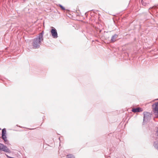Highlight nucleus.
Instances as JSON below:
<instances>
[{"label": "nucleus", "instance_id": "f257e3e1", "mask_svg": "<svg viewBox=\"0 0 158 158\" xmlns=\"http://www.w3.org/2000/svg\"><path fill=\"white\" fill-rule=\"evenodd\" d=\"M43 38H42V35L41 34L40 36L34 39L32 41V46L34 49L38 48L41 44V41H43Z\"/></svg>", "mask_w": 158, "mask_h": 158}, {"label": "nucleus", "instance_id": "f03ea898", "mask_svg": "<svg viewBox=\"0 0 158 158\" xmlns=\"http://www.w3.org/2000/svg\"><path fill=\"white\" fill-rule=\"evenodd\" d=\"M6 131L5 128H4L2 131V139L4 140L6 144H8L9 143V142L6 139Z\"/></svg>", "mask_w": 158, "mask_h": 158}, {"label": "nucleus", "instance_id": "7ed1b4c3", "mask_svg": "<svg viewBox=\"0 0 158 158\" xmlns=\"http://www.w3.org/2000/svg\"><path fill=\"white\" fill-rule=\"evenodd\" d=\"M52 29L51 30L52 35L54 38H56L58 37V34L56 30L53 27H51Z\"/></svg>", "mask_w": 158, "mask_h": 158}, {"label": "nucleus", "instance_id": "20e7f679", "mask_svg": "<svg viewBox=\"0 0 158 158\" xmlns=\"http://www.w3.org/2000/svg\"><path fill=\"white\" fill-rule=\"evenodd\" d=\"M0 150L5 152L8 153L10 151L9 149L6 146L4 145L3 144L1 143H0Z\"/></svg>", "mask_w": 158, "mask_h": 158}, {"label": "nucleus", "instance_id": "39448f33", "mask_svg": "<svg viewBox=\"0 0 158 158\" xmlns=\"http://www.w3.org/2000/svg\"><path fill=\"white\" fill-rule=\"evenodd\" d=\"M152 114L149 113L145 112L144 113L143 121H147L151 118Z\"/></svg>", "mask_w": 158, "mask_h": 158}, {"label": "nucleus", "instance_id": "423d86ee", "mask_svg": "<svg viewBox=\"0 0 158 158\" xmlns=\"http://www.w3.org/2000/svg\"><path fill=\"white\" fill-rule=\"evenodd\" d=\"M152 106L153 107L154 106V109H153L154 112L155 113H156L158 115V102L155 103V104L152 105Z\"/></svg>", "mask_w": 158, "mask_h": 158}, {"label": "nucleus", "instance_id": "0eeeda50", "mask_svg": "<svg viewBox=\"0 0 158 158\" xmlns=\"http://www.w3.org/2000/svg\"><path fill=\"white\" fill-rule=\"evenodd\" d=\"M143 111V109L140 107L133 108L132 111L133 112H139Z\"/></svg>", "mask_w": 158, "mask_h": 158}, {"label": "nucleus", "instance_id": "6e6552de", "mask_svg": "<svg viewBox=\"0 0 158 158\" xmlns=\"http://www.w3.org/2000/svg\"><path fill=\"white\" fill-rule=\"evenodd\" d=\"M118 35L115 34L114 35H113L111 39V42H114V41H116V39Z\"/></svg>", "mask_w": 158, "mask_h": 158}, {"label": "nucleus", "instance_id": "1a4fd4ad", "mask_svg": "<svg viewBox=\"0 0 158 158\" xmlns=\"http://www.w3.org/2000/svg\"><path fill=\"white\" fill-rule=\"evenodd\" d=\"M154 146L155 148L158 149V141H156L154 142Z\"/></svg>", "mask_w": 158, "mask_h": 158}, {"label": "nucleus", "instance_id": "9d476101", "mask_svg": "<svg viewBox=\"0 0 158 158\" xmlns=\"http://www.w3.org/2000/svg\"><path fill=\"white\" fill-rule=\"evenodd\" d=\"M66 158H75V157L73 155L71 154H69L67 156Z\"/></svg>", "mask_w": 158, "mask_h": 158}, {"label": "nucleus", "instance_id": "9b49d317", "mask_svg": "<svg viewBox=\"0 0 158 158\" xmlns=\"http://www.w3.org/2000/svg\"><path fill=\"white\" fill-rule=\"evenodd\" d=\"M57 6H59L60 7V8L62 10H65V8L64 6H63L59 4L57 5Z\"/></svg>", "mask_w": 158, "mask_h": 158}, {"label": "nucleus", "instance_id": "f8f14e48", "mask_svg": "<svg viewBox=\"0 0 158 158\" xmlns=\"http://www.w3.org/2000/svg\"><path fill=\"white\" fill-rule=\"evenodd\" d=\"M44 34V31H43L41 33H40L39 35L38 36H40V35L41 34H42V37H43V34ZM42 38H43V37H42Z\"/></svg>", "mask_w": 158, "mask_h": 158}]
</instances>
